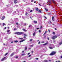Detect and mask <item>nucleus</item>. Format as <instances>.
<instances>
[{"instance_id": "1", "label": "nucleus", "mask_w": 62, "mask_h": 62, "mask_svg": "<svg viewBox=\"0 0 62 62\" xmlns=\"http://www.w3.org/2000/svg\"><path fill=\"white\" fill-rule=\"evenodd\" d=\"M23 33L22 32H18L16 33V34L17 35H22L23 34Z\"/></svg>"}, {"instance_id": "2", "label": "nucleus", "mask_w": 62, "mask_h": 62, "mask_svg": "<svg viewBox=\"0 0 62 62\" xmlns=\"http://www.w3.org/2000/svg\"><path fill=\"white\" fill-rule=\"evenodd\" d=\"M56 52L54 51H53L52 52L51 54H50V55H54V54H55L56 53Z\"/></svg>"}, {"instance_id": "3", "label": "nucleus", "mask_w": 62, "mask_h": 62, "mask_svg": "<svg viewBox=\"0 0 62 62\" xmlns=\"http://www.w3.org/2000/svg\"><path fill=\"white\" fill-rule=\"evenodd\" d=\"M57 38V36L55 35L52 37V39H56V38Z\"/></svg>"}, {"instance_id": "4", "label": "nucleus", "mask_w": 62, "mask_h": 62, "mask_svg": "<svg viewBox=\"0 0 62 62\" xmlns=\"http://www.w3.org/2000/svg\"><path fill=\"white\" fill-rule=\"evenodd\" d=\"M6 57H4L3 58H2L1 60V61H4L5 60V59H6Z\"/></svg>"}, {"instance_id": "5", "label": "nucleus", "mask_w": 62, "mask_h": 62, "mask_svg": "<svg viewBox=\"0 0 62 62\" xmlns=\"http://www.w3.org/2000/svg\"><path fill=\"white\" fill-rule=\"evenodd\" d=\"M17 0H15L14 1V3L15 4H17Z\"/></svg>"}, {"instance_id": "6", "label": "nucleus", "mask_w": 62, "mask_h": 62, "mask_svg": "<svg viewBox=\"0 0 62 62\" xmlns=\"http://www.w3.org/2000/svg\"><path fill=\"white\" fill-rule=\"evenodd\" d=\"M54 16H53L52 17V21H54Z\"/></svg>"}, {"instance_id": "7", "label": "nucleus", "mask_w": 62, "mask_h": 62, "mask_svg": "<svg viewBox=\"0 0 62 62\" xmlns=\"http://www.w3.org/2000/svg\"><path fill=\"white\" fill-rule=\"evenodd\" d=\"M24 40H25L23 39V40H22L21 41H20L19 42H20V43H21V42H23V41H24Z\"/></svg>"}, {"instance_id": "8", "label": "nucleus", "mask_w": 62, "mask_h": 62, "mask_svg": "<svg viewBox=\"0 0 62 62\" xmlns=\"http://www.w3.org/2000/svg\"><path fill=\"white\" fill-rule=\"evenodd\" d=\"M33 36H35L36 35V32L33 33Z\"/></svg>"}, {"instance_id": "9", "label": "nucleus", "mask_w": 62, "mask_h": 62, "mask_svg": "<svg viewBox=\"0 0 62 62\" xmlns=\"http://www.w3.org/2000/svg\"><path fill=\"white\" fill-rule=\"evenodd\" d=\"M14 53H13L12 54H11L10 55V56H13V55H14Z\"/></svg>"}, {"instance_id": "10", "label": "nucleus", "mask_w": 62, "mask_h": 62, "mask_svg": "<svg viewBox=\"0 0 62 62\" xmlns=\"http://www.w3.org/2000/svg\"><path fill=\"white\" fill-rule=\"evenodd\" d=\"M48 42L46 43H45V44L43 45V46L46 45H47V44H48Z\"/></svg>"}, {"instance_id": "11", "label": "nucleus", "mask_w": 62, "mask_h": 62, "mask_svg": "<svg viewBox=\"0 0 62 62\" xmlns=\"http://www.w3.org/2000/svg\"><path fill=\"white\" fill-rule=\"evenodd\" d=\"M23 31H25V32L27 31V30L24 29H23Z\"/></svg>"}, {"instance_id": "12", "label": "nucleus", "mask_w": 62, "mask_h": 62, "mask_svg": "<svg viewBox=\"0 0 62 62\" xmlns=\"http://www.w3.org/2000/svg\"><path fill=\"white\" fill-rule=\"evenodd\" d=\"M52 1L53 2V3L54 4L55 3V1L54 0H52Z\"/></svg>"}, {"instance_id": "13", "label": "nucleus", "mask_w": 62, "mask_h": 62, "mask_svg": "<svg viewBox=\"0 0 62 62\" xmlns=\"http://www.w3.org/2000/svg\"><path fill=\"white\" fill-rule=\"evenodd\" d=\"M62 41H61V42H60V43H59V44L60 45H61V44H62Z\"/></svg>"}, {"instance_id": "14", "label": "nucleus", "mask_w": 62, "mask_h": 62, "mask_svg": "<svg viewBox=\"0 0 62 62\" xmlns=\"http://www.w3.org/2000/svg\"><path fill=\"white\" fill-rule=\"evenodd\" d=\"M49 49H53V48L52 47H49Z\"/></svg>"}, {"instance_id": "15", "label": "nucleus", "mask_w": 62, "mask_h": 62, "mask_svg": "<svg viewBox=\"0 0 62 62\" xmlns=\"http://www.w3.org/2000/svg\"><path fill=\"white\" fill-rule=\"evenodd\" d=\"M44 62H48V61L47 60H46L44 61Z\"/></svg>"}, {"instance_id": "16", "label": "nucleus", "mask_w": 62, "mask_h": 62, "mask_svg": "<svg viewBox=\"0 0 62 62\" xmlns=\"http://www.w3.org/2000/svg\"><path fill=\"white\" fill-rule=\"evenodd\" d=\"M36 9L37 11H38L39 10V9L38 8H36Z\"/></svg>"}, {"instance_id": "17", "label": "nucleus", "mask_w": 62, "mask_h": 62, "mask_svg": "<svg viewBox=\"0 0 62 62\" xmlns=\"http://www.w3.org/2000/svg\"><path fill=\"white\" fill-rule=\"evenodd\" d=\"M34 23H37V22L36 21H34Z\"/></svg>"}, {"instance_id": "18", "label": "nucleus", "mask_w": 62, "mask_h": 62, "mask_svg": "<svg viewBox=\"0 0 62 62\" xmlns=\"http://www.w3.org/2000/svg\"><path fill=\"white\" fill-rule=\"evenodd\" d=\"M5 19V16H3L2 17V20H4Z\"/></svg>"}, {"instance_id": "19", "label": "nucleus", "mask_w": 62, "mask_h": 62, "mask_svg": "<svg viewBox=\"0 0 62 62\" xmlns=\"http://www.w3.org/2000/svg\"><path fill=\"white\" fill-rule=\"evenodd\" d=\"M25 55V54H21V55Z\"/></svg>"}, {"instance_id": "20", "label": "nucleus", "mask_w": 62, "mask_h": 62, "mask_svg": "<svg viewBox=\"0 0 62 62\" xmlns=\"http://www.w3.org/2000/svg\"><path fill=\"white\" fill-rule=\"evenodd\" d=\"M45 9L46 10V11H48V9H47V8H45Z\"/></svg>"}, {"instance_id": "21", "label": "nucleus", "mask_w": 62, "mask_h": 62, "mask_svg": "<svg viewBox=\"0 0 62 62\" xmlns=\"http://www.w3.org/2000/svg\"><path fill=\"white\" fill-rule=\"evenodd\" d=\"M18 41L17 40L14 41V42H15L16 43H17V42H18Z\"/></svg>"}, {"instance_id": "22", "label": "nucleus", "mask_w": 62, "mask_h": 62, "mask_svg": "<svg viewBox=\"0 0 62 62\" xmlns=\"http://www.w3.org/2000/svg\"><path fill=\"white\" fill-rule=\"evenodd\" d=\"M47 33V31H46L44 33V35H45V34Z\"/></svg>"}, {"instance_id": "23", "label": "nucleus", "mask_w": 62, "mask_h": 62, "mask_svg": "<svg viewBox=\"0 0 62 62\" xmlns=\"http://www.w3.org/2000/svg\"><path fill=\"white\" fill-rule=\"evenodd\" d=\"M8 54V53H7L4 55L6 56V55H7V54Z\"/></svg>"}, {"instance_id": "24", "label": "nucleus", "mask_w": 62, "mask_h": 62, "mask_svg": "<svg viewBox=\"0 0 62 62\" xmlns=\"http://www.w3.org/2000/svg\"><path fill=\"white\" fill-rule=\"evenodd\" d=\"M24 36H27V35L25 34H23Z\"/></svg>"}, {"instance_id": "25", "label": "nucleus", "mask_w": 62, "mask_h": 62, "mask_svg": "<svg viewBox=\"0 0 62 62\" xmlns=\"http://www.w3.org/2000/svg\"><path fill=\"white\" fill-rule=\"evenodd\" d=\"M14 30H17V29L16 28H15L14 29Z\"/></svg>"}, {"instance_id": "26", "label": "nucleus", "mask_w": 62, "mask_h": 62, "mask_svg": "<svg viewBox=\"0 0 62 62\" xmlns=\"http://www.w3.org/2000/svg\"><path fill=\"white\" fill-rule=\"evenodd\" d=\"M10 33H11V32H8L7 33V34H10Z\"/></svg>"}, {"instance_id": "27", "label": "nucleus", "mask_w": 62, "mask_h": 62, "mask_svg": "<svg viewBox=\"0 0 62 62\" xmlns=\"http://www.w3.org/2000/svg\"><path fill=\"white\" fill-rule=\"evenodd\" d=\"M10 30H8L7 31V32H10Z\"/></svg>"}, {"instance_id": "28", "label": "nucleus", "mask_w": 62, "mask_h": 62, "mask_svg": "<svg viewBox=\"0 0 62 62\" xmlns=\"http://www.w3.org/2000/svg\"><path fill=\"white\" fill-rule=\"evenodd\" d=\"M23 38L24 39H25V38H26V37L25 36H24L23 37Z\"/></svg>"}, {"instance_id": "29", "label": "nucleus", "mask_w": 62, "mask_h": 62, "mask_svg": "<svg viewBox=\"0 0 62 62\" xmlns=\"http://www.w3.org/2000/svg\"><path fill=\"white\" fill-rule=\"evenodd\" d=\"M54 43L55 44V40H54Z\"/></svg>"}, {"instance_id": "30", "label": "nucleus", "mask_w": 62, "mask_h": 62, "mask_svg": "<svg viewBox=\"0 0 62 62\" xmlns=\"http://www.w3.org/2000/svg\"><path fill=\"white\" fill-rule=\"evenodd\" d=\"M32 11H33V10H31L30 11V12H32Z\"/></svg>"}, {"instance_id": "31", "label": "nucleus", "mask_w": 62, "mask_h": 62, "mask_svg": "<svg viewBox=\"0 0 62 62\" xmlns=\"http://www.w3.org/2000/svg\"><path fill=\"white\" fill-rule=\"evenodd\" d=\"M27 49V47H25V50H26Z\"/></svg>"}, {"instance_id": "32", "label": "nucleus", "mask_w": 62, "mask_h": 62, "mask_svg": "<svg viewBox=\"0 0 62 62\" xmlns=\"http://www.w3.org/2000/svg\"><path fill=\"white\" fill-rule=\"evenodd\" d=\"M39 12H40V13H41V11H40V10H39Z\"/></svg>"}, {"instance_id": "33", "label": "nucleus", "mask_w": 62, "mask_h": 62, "mask_svg": "<svg viewBox=\"0 0 62 62\" xmlns=\"http://www.w3.org/2000/svg\"><path fill=\"white\" fill-rule=\"evenodd\" d=\"M40 42L39 41L38 43V44H40Z\"/></svg>"}, {"instance_id": "34", "label": "nucleus", "mask_w": 62, "mask_h": 62, "mask_svg": "<svg viewBox=\"0 0 62 62\" xmlns=\"http://www.w3.org/2000/svg\"><path fill=\"white\" fill-rule=\"evenodd\" d=\"M31 25H30L29 26V27H31Z\"/></svg>"}, {"instance_id": "35", "label": "nucleus", "mask_w": 62, "mask_h": 62, "mask_svg": "<svg viewBox=\"0 0 62 62\" xmlns=\"http://www.w3.org/2000/svg\"><path fill=\"white\" fill-rule=\"evenodd\" d=\"M28 14V13H26V15H27Z\"/></svg>"}, {"instance_id": "36", "label": "nucleus", "mask_w": 62, "mask_h": 62, "mask_svg": "<svg viewBox=\"0 0 62 62\" xmlns=\"http://www.w3.org/2000/svg\"><path fill=\"white\" fill-rule=\"evenodd\" d=\"M30 47H33V45H30Z\"/></svg>"}, {"instance_id": "37", "label": "nucleus", "mask_w": 62, "mask_h": 62, "mask_svg": "<svg viewBox=\"0 0 62 62\" xmlns=\"http://www.w3.org/2000/svg\"><path fill=\"white\" fill-rule=\"evenodd\" d=\"M30 54V53H29L28 54V55H29V54Z\"/></svg>"}, {"instance_id": "38", "label": "nucleus", "mask_w": 62, "mask_h": 62, "mask_svg": "<svg viewBox=\"0 0 62 62\" xmlns=\"http://www.w3.org/2000/svg\"><path fill=\"white\" fill-rule=\"evenodd\" d=\"M41 28H42V26H41L40 27V29H41Z\"/></svg>"}, {"instance_id": "39", "label": "nucleus", "mask_w": 62, "mask_h": 62, "mask_svg": "<svg viewBox=\"0 0 62 62\" xmlns=\"http://www.w3.org/2000/svg\"><path fill=\"white\" fill-rule=\"evenodd\" d=\"M53 34H55V33L54 32H53Z\"/></svg>"}, {"instance_id": "40", "label": "nucleus", "mask_w": 62, "mask_h": 62, "mask_svg": "<svg viewBox=\"0 0 62 62\" xmlns=\"http://www.w3.org/2000/svg\"><path fill=\"white\" fill-rule=\"evenodd\" d=\"M49 4H52V2H50L49 3Z\"/></svg>"}, {"instance_id": "41", "label": "nucleus", "mask_w": 62, "mask_h": 62, "mask_svg": "<svg viewBox=\"0 0 62 62\" xmlns=\"http://www.w3.org/2000/svg\"><path fill=\"white\" fill-rule=\"evenodd\" d=\"M35 59H36V60H38V59H39V58H36Z\"/></svg>"}, {"instance_id": "42", "label": "nucleus", "mask_w": 62, "mask_h": 62, "mask_svg": "<svg viewBox=\"0 0 62 62\" xmlns=\"http://www.w3.org/2000/svg\"><path fill=\"white\" fill-rule=\"evenodd\" d=\"M3 26H4V25H5V23H3Z\"/></svg>"}, {"instance_id": "43", "label": "nucleus", "mask_w": 62, "mask_h": 62, "mask_svg": "<svg viewBox=\"0 0 62 62\" xmlns=\"http://www.w3.org/2000/svg\"><path fill=\"white\" fill-rule=\"evenodd\" d=\"M32 39H31L30 40V41H32Z\"/></svg>"}, {"instance_id": "44", "label": "nucleus", "mask_w": 62, "mask_h": 62, "mask_svg": "<svg viewBox=\"0 0 62 62\" xmlns=\"http://www.w3.org/2000/svg\"><path fill=\"white\" fill-rule=\"evenodd\" d=\"M51 61H52L51 60H49V62H51Z\"/></svg>"}, {"instance_id": "45", "label": "nucleus", "mask_w": 62, "mask_h": 62, "mask_svg": "<svg viewBox=\"0 0 62 62\" xmlns=\"http://www.w3.org/2000/svg\"><path fill=\"white\" fill-rule=\"evenodd\" d=\"M48 2H51V0H49V1H48Z\"/></svg>"}, {"instance_id": "46", "label": "nucleus", "mask_w": 62, "mask_h": 62, "mask_svg": "<svg viewBox=\"0 0 62 62\" xmlns=\"http://www.w3.org/2000/svg\"><path fill=\"white\" fill-rule=\"evenodd\" d=\"M49 23H50V24H51V23H52V22H50Z\"/></svg>"}, {"instance_id": "47", "label": "nucleus", "mask_w": 62, "mask_h": 62, "mask_svg": "<svg viewBox=\"0 0 62 62\" xmlns=\"http://www.w3.org/2000/svg\"><path fill=\"white\" fill-rule=\"evenodd\" d=\"M19 39H23V38H19Z\"/></svg>"}, {"instance_id": "48", "label": "nucleus", "mask_w": 62, "mask_h": 62, "mask_svg": "<svg viewBox=\"0 0 62 62\" xmlns=\"http://www.w3.org/2000/svg\"><path fill=\"white\" fill-rule=\"evenodd\" d=\"M41 31H40V30H39V33H40V32Z\"/></svg>"}, {"instance_id": "49", "label": "nucleus", "mask_w": 62, "mask_h": 62, "mask_svg": "<svg viewBox=\"0 0 62 62\" xmlns=\"http://www.w3.org/2000/svg\"><path fill=\"white\" fill-rule=\"evenodd\" d=\"M48 31L49 32H50V30H48Z\"/></svg>"}, {"instance_id": "50", "label": "nucleus", "mask_w": 62, "mask_h": 62, "mask_svg": "<svg viewBox=\"0 0 62 62\" xmlns=\"http://www.w3.org/2000/svg\"><path fill=\"white\" fill-rule=\"evenodd\" d=\"M47 39H48V40H49V38H48Z\"/></svg>"}, {"instance_id": "51", "label": "nucleus", "mask_w": 62, "mask_h": 62, "mask_svg": "<svg viewBox=\"0 0 62 62\" xmlns=\"http://www.w3.org/2000/svg\"><path fill=\"white\" fill-rule=\"evenodd\" d=\"M26 23H24V24L25 25H26Z\"/></svg>"}, {"instance_id": "52", "label": "nucleus", "mask_w": 62, "mask_h": 62, "mask_svg": "<svg viewBox=\"0 0 62 62\" xmlns=\"http://www.w3.org/2000/svg\"><path fill=\"white\" fill-rule=\"evenodd\" d=\"M15 13H16V12H15V13H13V14H14V13H15Z\"/></svg>"}, {"instance_id": "53", "label": "nucleus", "mask_w": 62, "mask_h": 62, "mask_svg": "<svg viewBox=\"0 0 62 62\" xmlns=\"http://www.w3.org/2000/svg\"><path fill=\"white\" fill-rule=\"evenodd\" d=\"M7 28V27H5V29H6Z\"/></svg>"}, {"instance_id": "54", "label": "nucleus", "mask_w": 62, "mask_h": 62, "mask_svg": "<svg viewBox=\"0 0 62 62\" xmlns=\"http://www.w3.org/2000/svg\"><path fill=\"white\" fill-rule=\"evenodd\" d=\"M16 24H17V25H18V23H16Z\"/></svg>"}, {"instance_id": "55", "label": "nucleus", "mask_w": 62, "mask_h": 62, "mask_svg": "<svg viewBox=\"0 0 62 62\" xmlns=\"http://www.w3.org/2000/svg\"><path fill=\"white\" fill-rule=\"evenodd\" d=\"M39 6H41V5H40V4H39Z\"/></svg>"}, {"instance_id": "56", "label": "nucleus", "mask_w": 62, "mask_h": 62, "mask_svg": "<svg viewBox=\"0 0 62 62\" xmlns=\"http://www.w3.org/2000/svg\"><path fill=\"white\" fill-rule=\"evenodd\" d=\"M36 3V1H35L34 2V3Z\"/></svg>"}, {"instance_id": "57", "label": "nucleus", "mask_w": 62, "mask_h": 62, "mask_svg": "<svg viewBox=\"0 0 62 62\" xmlns=\"http://www.w3.org/2000/svg\"><path fill=\"white\" fill-rule=\"evenodd\" d=\"M31 56V55H29V57H30Z\"/></svg>"}, {"instance_id": "58", "label": "nucleus", "mask_w": 62, "mask_h": 62, "mask_svg": "<svg viewBox=\"0 0 62 62\" xmlns=\"http://www.w3.org/2000/svg\"><path fill=\"white\" fill-rule=\"evenodd\" d=\"M16 7H18V5H16Z\"/></svg>"}, {"instance_id": "59", "label": "nucleus", "mask_w": 62, "mask_h": 62, "mask_svg": "<svg viewBox=\"0 0 62 62\" xmlns=\"http://www.w3.org/2000/svg\"><path fill=\"white\" fill-rule=\"evenodd\" d=\"M18 57H17V56H16V58H18Z\"/></svg>"}, {"instance_id": "60", "label": "nucleus", "mask_w": 62, "mask_h": 62, "mask_svg": "<svg viewBox=\"0 0 62 62\" xmlns=\"http://www.w3.org/2000/svg\"><path fill=\"white\" fill-rule=\"evenodd\" d=\"M22 53H23V52H24V51H22Z\"/></svg>"}, {"instance_id": "61", "label": "nucleus", "mask_w": 62, "mask_h": 62, "mask_svg": "<svg viewBox=\"0 0 62 62\" xmlns=\"http://www.w3.org/2000/svg\"><path fill=\"white\" fill-rule=\"evenodd\" d=\"M39 40H38L37 41H39Z\"/></svg>"}, {"instance_id": "62", "label": "nucleus", "mask_w": 62, "mask_h": 62, "mask_svg": "<svg viewBox=\"0 0 62 62\" xmlns=\"http://www.w3.org/2000/svg\"><path fill=\"white\" fill-rule=\"evenodd\" d=\"M39 29V28H37V29Z\"/></svg>"}, {"instance_id": "63", "label": "nucleus", "mask_w": 62, "mask_h": 62, "mask_svg": "<svg viewBox=\"0 0 62 62\" xmlns=\"http://www.w3.org/2000/svg\"><path fill=\"white\" fill-rule=\"evenodd\" d=\"M33 0H31V2H33Z\"/></svg>"}, {"instance_id": "64", "label": "nucleus", "mask_w": 62, "mask_h": 62, "mask_svg": "<svg viewBox=\"0 0 62 62\" xmlns=\"http://www.w3.org/2000/svg\"><path fill=\"white\" fill-rule=\"evenodd\" d=\"M61 57L62 58V56H61Z\"/></svg>"}]
</instances>
